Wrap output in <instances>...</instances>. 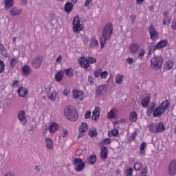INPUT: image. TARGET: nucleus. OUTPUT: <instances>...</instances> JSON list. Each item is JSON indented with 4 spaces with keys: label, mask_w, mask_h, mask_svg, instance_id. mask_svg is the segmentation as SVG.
<instances>
[{
    "label": "nucleus",
    "mask_w": 176,
    "mask_h": 176,
    "mask_svg": "<svg viewBox=\"0 0 176 176\" xmlns=\"http://www.w3.org/2000/svg\"><path fill=\"white\" fill-rule=\"evenodd\" d=\"M170 107V102L168 100H166L162 102V104L156 108V104L155 102H151V104L148 107L147 109V115L151 116L153 113V118H160L163 113L168 109Z\"/></svg>",
    "instance_id": "nucleus-1"
},
{
    "label": "nucleus",
    "mask_w": 176,
    "mask_h": 176,
    "mask_svg": "<svg viewBox=\"0 0 176 176\" xmlns=\"http://www.w3.org/2000/svg\"><path fill=\"white\" fill-rule=\"evenodd\" d=\"M112 34H113V27L112 26V23H109L104 26L102 30V37L100 38L101 49L104 47L107 41L111 39Z\"/></svg>",
    "instance_id": "nucleus-2"
},
{
    "label": "nucleus",
    "mask_w": 176,
    "mask_h": 176,
    "mask_svg": "<svg viewBox=\"0 0 176 176\" xmlns=\"http://www.w3.org/2000/svg\"><path fill=\"white\" fill-rule=\"evenodd\" d=\"M65 116L68 120L71 122H76L78 120V111L75 107L69 105L65 108Z\"/></svg>",
    "instance_id": "nucleus-3"
},
{
    "label": "nucleus",
    "mask_w": 176,
    "mask_h": 176,
    "mask_svg": "<svg viewBox=\"0 0 176 176\" xmlns=\"http://www.w3.org/2000/svg\"><path fill=\"white\" fill-rule=\"evenodd\" d=\"M78 61L82 68H89L90 64H96L97 63V58L92 56H83L78 59Z\"/></svg>",
    "instance_id": "nucleus-4"
},
{
    "label": "nucleus",
    "mask_w": 176,
    "mask_h": 176,
    "mask_svg": "<svg viewBox=\"0 0 176 176\" xmlns=\"http://www.w3.org/2000/svg\"><path fill=\"white\" fill-rule=\"evenodd\" d=\"M151 68L157 71L162 68L163 65V58L162 56H154L151 60Z\"/></svg>",
    "instance_id": "nucleus-5"
},
{
    "label": "nucleus",
    "mask_w": 176,
    "mask_h": 176,
    "mask_svg": "<svg viewBox=\"0 0 176 176\" xmlns=\"http://www.w3.org/2000/svg\"><path fill=\"white\" fill-rule=\"evenodd\" d=\"M149 131H151L154 134L156 133H162L166 130V127H164V124L162 122H160L157 124L151 123L148 124Z\"/></svg>",
    "instance_id": "nucleus-6"
},
{
    "label": "nucleus",
    "mask_w": 176,
    "mask_h": 176,
    "mask_svg": "<svg viewBox=\"0 0 176 176\" xmlns=\"http://www.w3.org/2000/svg\"><path fill=\"white\" fill-rule=\"evenodd\" d=\"M167 45H168V41L166 39L161 40L155 46H148L149 52H155L157 50V49H163V47H166Z\"/></svg>",
    "instance_id": "nucleus-7"
},
{
    "label": "nucleus",
    "mask_w": 176,
    "mask_h": 176,
    "mask_svg": "<svg viewBox=\"0 0 176 176\" xmlns=\"http://www.w3.org/2000/svg\"><path fill=\"white\" fill-rule=\"evenodd\" d=\"M148 32L150 34V39H151V41H156V39L159 38V33H157V31L155 30V26L153 25H151L148 28Z\"/></svg>",
    "instance_id": "nucleus-8"
},
{
    "label": "nucleus",
    "mask_w": 176,
    "mask_h": 176,
    "mask_svg": "<svg viewBox=\"0 0 176 176\" xmlns=\"http://www.w3.org/2000/svg\"><path fill=\"white\" fill-rule=\"evenodd\" d=\"M42 61H43V57L41 56H37L32 62V67L35 69L40 68L41 65H42Z\"/></svg>",
    "instance_id": "nucleus-9"
},
{
    "label": "nucleus",
    "mask_w": 176,
    "mask_h": 176,
    "mask_svg": "<svg viewBox=\"0 0 176 176\" xmlns=\"http://www.w3.org/2000/svg\"><path fill=\"white\" fill-rule=\"evenodd\" d=\"M168 175L175 176L176 175V161H172L168 166Z\"/></svg>",
    "instance_id": "nucleus-10"
},
{
    "label": "nucleus",
    "mask_w": 176,
    "mask_h": 176,
    "mask_svg": "<svg viewBox=\"0 0 176 176\" xmlns=\"http://www.w3.org/2000/svg\"><path fill=\"white\" fill-rule=\"evenodd\" d=\"M18 119L20 120V123L23 126H25L27 124V118H25V111L21 110L18 113Z\"/></svg>",
    "instance_id": "nucleus-11"
},
{
    "label": "nucleus",
    "mask_w": 176,
    "mask_h": 176,
    "mask_svg": "<svg viewBox=\"0 0 176 176\" xmlns=\"http://www.w3.org/2000/svg\"><path fill=\"white\" fill-rule=\"evenodd\" d=\"M100 109L99 107H96L94 111L92 112L91 119L92 120H98L100 119Z\"/></svg>",
    "instance_id": "nucleus-12"
},
{
    "label": "nucleus",
    "mask_w": 176,
    "mask_h": 176,
    "mask_svg": "<svg viewBox=\"0 0 176 176\" xmlns=\"http://www.w3.org/2000/svg\"><path fill=\"white\" fill-rule=\"evenodd\" d=\"M100 157L104 160H107V159H108V148H107L105 146H102L101 147Z\"/></svg>",
    "instance_id": "nucleus-13"
},
{
    "label": "nucleus",
    "mask_w": 176,
    "mask_h": 176,
    "mask_svg": "<svg viewBox=\"0 0 176 176\" xmlns=\"http://www.w3.org/2000/svg\"><path fill=\"white\" fill-rule=\"evenodd\" d=\"M18 94L20 97H28V89L21 87L18 89Z\"/></svg>",
    "instance_id": "nucleus-14"
},
{
    "label": "nucleus",
    "mask_w": 176,
    "mask_h": 176,
    "mask_svg": "<svg viewBox=\"0 0 176 176\" xmlns=\"http://www.w3.org/2000/svg\"><path fill=\"white\" fill-rule=\"evenodd\" d=\"M48 130L51 133H56V131L58 130V124L56 122L51 123L48 126Z\"/></svg>",
    "instance_id": "nucleus-15"
},
{
    "label": "nucleus",
    "mask_w": 176,
    "mask_h": 176,
    "mask_svg": "<svg viewBox=\"0 0 176 176\" xmlns=\"http://www.w3.org/2000/svg\"><path fill=\"white\" fill-rule=\"evenodd\" d=\"M140 45H138V43H133L130 46V50L132 54H135L136 53H138Z\"/></svg>",
    "instance_id": "nucleus-16"
},
{
    "label": "nucleus",
    "mask_w": 176,
    "mask_h": 176,
    "mask_svg": "<svg viewBox=\"0 0 176 176\" xmlns=\"http://www.w3.org/2000/svg\"><path fill=\"white\" fill-rule=\"evenodd\" d=\"M74 9V3L71 2H67L65 5V12L66 13H71Z\"/></svg>",
    "instance_id": "nucleus-17"
},
{
    "label": "nucleus",
    "mask_w": 176,
    "mask_h": 176,
    "mask_svg": "<svg viewBox=\"0 0 176 176\" xmlns=\"http://www.w3.org/2000/svg\"><path fill=\"white\" fill-rule=\"evenodd\" d=\"M83 30V25L78 23L76 25H73V31L75 34H79L80 31Z\"/></svg>",
    "instance_id": "nucleus-18"
},
{
    "label": "nucleus",
    "mask_w": 176,
    "mask_h": 176,
    "mask_svg": "<svg viewBox=\"0 0 176 176\" xmlns=\"http://www.w3.org/2000/svg\"><path fill=\"white\" fill-rule=\"evenodd\" d=\"M21 12H23L22 10H20L16 7L12 8L10 11V14L12 16H19V14H20V13H21Z\"/></svg>",
    "instance_id": "nucleus-19"
},
{
    "label": "nucleus",
    "mask_w": 176,
    "mask_h": 176,
    "mask_svg": "<svg viewBox=\"0 0 176 176\" xmlns=\"http://www.w3.org/2000/svg\"><path fill=\"white\" fill-rule=\"evenodd\" d=\"M73 97L74 98H79L80 101L83 100L82 92L78 91L76 89L73 91Z\"/></svg>",
    "instance_id": "nucleus-20"
},
{
    "label": "nucleus",
    "mask_w": 176,
    "mask_h": 176,
    "mask_svg": "<svg viewBox=\"0 0 176 176\" xmlns=\"http://www.w3.org/2000/svg\"><path fill=\"white\" fill-rule=\"evenodd\" d=\"M85 162L89 164H91V165L95 164L96 162H97V156L91 155Z\"/></svg>",
    "instance_id": "nucleus-21"
},
{
    "label": "nucleus",
    "mask_w": 176,
    "mask_h": 176,
    "mask_svg": "<svg viewBox=\"0 0 176 176\" xmlns=\"http://www.w3.org/2000/svg\"><path fill=\"white\" fill-rule=\"evenodd\" d=\"M46 146L47 149H53L54 148V144H53V140L51 138H46Z\"/></svg>",
    "instance_id": "nucleus-22"
},
{
    "label": "nucleus",
    "mask_w": 176,
    "mask_h": 176,
    "mask_svg": "<svg viewBox=\"0 0 176 176\" xmlns=\"http://www.w3.org/2000/svg\"><path fill=\"white\" fill-rule=\"evenodd\" d=\"M86 167V162H82L75 167V170L77 172L83 171Z\"/></svg>",
    "instance_id": "nucleus-23"
},
{
    "label": "nucleus",
    "mask_w": 176,
    "mask_h": 176,
    "mask_svg": "<svg viewBox=\"0 0 176 176\" xmlns=\"http://www.w3.org/2000/svg\"><path fill=\"white\" fill-rule=\"evenodd\" d=\"M150 100H151V98H149V96H146V98L142 100L141 104L144 108H146V107L149 105Z\"/></svg>",
    "instance_id": "nucleus-24"
},
{
    "label": "nucleus",
    "mask_w": 176,
    "mask_h": 176,
    "mask_svg": "<svg viewBox=\"0 0 176 176\" xmlns=\"http://www.w3.org/2000/svg\"><path fill=\"white\" fill-rule=\"evenodd\" d=\"M64 73L63 72H58L55 74V80L56 82H61L63 80V76Z\"/></svg>",
    "instance_id": "nucleus-25"
},
{
    "label": "nucleus",
    "mask_w": 176,
    "mask_h": 176,
    "mask_svg": "<svg viewBox=\"0 0 176 176\" xmlns=\"http://www.w3.org/2000/svg\"><path fill=\"white\" fill-rule=\"evenodd\" d=\"M14 3V0H5V8L6 9H10V8H12L13 6Z\"/></svg>",
    "instance_id": "nucleus-26"
},
{
    "label": "nucleus",
    "mask_w": 176,
    "mask_h": 176,
    "mask_svg": "<svg viewBox=\"0 0 176 176\" xmlns=\"http://www.w3.org/2000/svg\"><path fill=\"white\" fill-rule=\"evenodd\" d=\"M78 130L80 133H85L87 131V124L82 122V124L79 126Z\"/></svg>",
    "instance_id": "nucleus-27"
},
{
    "label": "nucleus",
    "mask_w": 176,
    "mask_h": 176,
    "mask_svg": "<svg viewBox=\"0 0 176 176\" xmlns=\"http://www.w3.org/2000/svg\"><path fill=\"white\" fill-rule=\"evenodd\" d=\"M0 52L1 54L3 56V57H8V51L6 49H5V46H3V44H0Z\"/></svg>",
    "instance_id": "nucleus-28"
},
{
    "label": "nucleus",
    "mask_w": 176,
    "mask_h": 176,
    "mask_svg": "<svg viewBox=\"0 0 176 176\" xmlns=\"http://www.w3.org/2000/svg\"><path fill=\"white\" fill-rule=\"evenodd\" d=\"M123 76L122 75H117L115 78V82L116 83V85H122V83H123Z\"/></svg>",
    "instance_id": "nucleus-29"
},
{
    "label": "nucleus",
    "mask_w": 176,
    "mask_h": 176,
    "mask_svg": "<svg viewBox=\"0 0 176 176\" xmlns=\"http://www.w3.org/2000/svg\"><path fill=\"white\" fill-rule=\"evenodd\" d=\"M129 120L131 122H137V113L132 111L129 116Z\"/></svg>",
    "instance_id": "nucleus-30"
},
{
    "label": "nucleus",
    "mask_w": 176,
    "mask_h": 176,
    "mask_svg": "<svg viewBox=\"0 0 176 176\" xmlns=\"http://www.w3.org/2000/svg\"><path fill=\"white\" fill-rule=\"evenodd\" d=\"M96 91L98 94H104L105 93V85H100L97 87Z\"/></svg>",
    "instance_id": "nucleus-31"
},
{
    "label": "nucleus",
    "mask_w": 176,
    "mask_h": 176,
    "mask_svg": "<svg viewBox=\"0 0 176 176\" xmlns=\"http://www.w3.org/2000/svg\"><path fill=\"white\" fill-rule=\"evenodd\" d=\"M145 148H146V143H142L140 146V155H141V156H142L144 153H145Z\"/></svg>",
    "instance_id": "nucleus-32"
},
{
    "label": "nucleus",
    "mask_w": 176,
    "mask_h": 176,
    "mask_svg": "<svg viewBox=\"0 0 176 176\" xmlns=\"http://www.w3.org/2000/svg\"><path fill=\"white\" fill-rule=\"evenodd\" d=\"M22 72L24 74V75H30V66L25 65L22 67Z\"/></svg>",
    "instance_id": "nucleus-33"
},
{
    "label": "nucleus",
    "mask_w": 176,
    "mask_h": 176,
    "mask_svg": "<svg viewBox=\"0 0 176 176\" xmlns=\"http://www.w3.org/2000/svg\"><path fill=\"white\" fill-rule=\"evenodd\" d=\"M119 134V131L118 129H113L109 132L108 136L109 137H116Z\"/></svg>",
    "instance_id": "nucleus-34"
},
{
    "label": "nucleus",
    "mask_w": 176,
    "mask_h": 176,
    "mask_svg": "<svg viewBox=\"0 0 176 176\" xmlns=\"http://www.w3.org/2000/svg\"><path fill=\"white\" fill-rule=\"evenodd\" d=\"M173 67H174V63L172 61H168L165 65V69H167V71H169V69H171Z\"/></svg>",
    "instance_id": "nucleus-35"
},
{
    "label": "nucleus",
    "mask_w": 176,
    "mask_h": 176,
    "mask_svg": "<svg viewBox=\"0 0 176 176\" xmlns=\"http://www.w3.org/2000/svg\"><path fill=\"white\" fill-rule=\"evenodd\" d=\"M98 45V41L96 38H91V43L89 45L90 47H96Z\"/></svg>",
    "instance_id": "nucleus-36"
},
{
    "label": "nucleus",
    "mask_w": 176,
    "mask_h": 176,
    "mask_svg": "<svg viewBox=\"0 0 176 176\" xmlns=\"http://www.w3.org/2000/svg\"><path fill=\"white\" fill-rule=\"evenodd\" d=\"M171 23V17L165 16L163 20V24L164 25H167V24H170Z\"/></svg>",
    "instance_id": "nucleus-37"
},
{
    "label": "nucleus",
    "mask_w": 176,
    "mask_h": 176,
    "mask_svg": "<svg viewBox=\"0 0 176 176\" xmlns=\"http://www.w3.org/2000/svg\"><path fill=\"white\" fill-rule=\"evenodd\" d=\"M89 135H90L91 138H94V137H97V130L94 129V130L89 131Z\"/></svg>",
    "instance_id": "nucleus-38"
},
{
    "label": "nucleus",
    "mask_w": 176,
    "mask_h": 176,
    "mask_svg": "<svg viewBox=\"0 0 176 176\" xmlns=\"http://www.w3.org/2000/svg\"><path fill=\"white\" fill-rule=\"evenodd\" d=\"M142 168V164L141 162H137L134 165V169L136 170H140Z\"/></svg>",
    "instance_id": "nucleus-39"
},
{
    "label": "nucleus",
    "mask_w": 176,
    "mask_h": 176,
    "mask_svg": "<svg viewBox=\"0 0 176 176\" xmlns=\"http://www.w3.org/2000/svg\"><path fill=\"white\" fill-rule=\"evenodd\" d=\"M80 163H83V160L80 158H76L73 162L74 166H77L78 164H80Z\"/></svg>",
    "instance_id": "nucleus-40"
},
{
    "label": "nucleus",
    "mask_w": 176,
    "mask_h": 176,
    "mask_svg": "<svg viewBox=\"0 0 176 176\" xmlns=\"http://www.w3.org/2000/svg\"><path fill=\"white\" fill-rule=\"evenodd\" d=\"M56 97H57V92L54 91L49 96V98H50V100H51V101H56Z\"/></svg>",
    "instance_id": "nucleus-41"
},
{
    "label": "nucleus",
    "mask_w": 176,
    "mask_h": 176,
    "mask_svg": "<svg viewBox=\"0 0 176 176\" xmlns=\"http://www.w3.org/2000/svg\"><path fill=\"white\" fill-rule=\"evenodd\" d=\"M18 60H17V58H13L11 59L10 61V67H12L13 68V67H16V64H17Z\"/></svg>",
    "instance_id": "nucleus-42"
},
{
    "label": "nucleus",
    "mask_w": 176,
    "mask_h": 176,
    "mask_svg": "<svg viewBox=\"0 0 176 176\" xmlns=\"http://www.w3.org/2000/svg\"><path fill=\"white\" fill-rule=\"evenodd\" d=\"M65 72L66 74V75L69 77L73 76H74V73L72 72V69H66L65 70Z\"/></svg>",
    "instance_id": "nucleus-43"
},
{
    "label": "nucleus",
    "mask_w": 176,
    "mask_h": 176,
    "mask_svg": "<svg viewBox=\"0 0 176 176\" xmlns=\"http://www.w3.org/2000/svg\"><path fill=\"white\" fill-rule=\"evenodd\" d=\"M76 24H80V19L78 16H76L73 19V25H76Z\"/></svg>",
    "instance_id": "nucleus-44"
},
{
    "label": "nucleus",
    "mask_w": 176,
    "mask_h": 176,
    "mask_svg": "<svg viewBox=\"0 0 176 176\" xmlns=\"http://www.w3.org/2000/svg\"><path fill=\"white\" fill-rule=\"evenodd\" d=\"M5 71V63L0 59V74H2Z\"/></svg>",
    "instance_id": "nucleus-45"
},
{
    "label": "nucleus",
    "mask_w": 176,
    "mask_h": 176,
    "mask_svg": "<svg viewBox=\"0 0 176 176\" xmlns=\"http://www.w3.org/2000/svg\"><path fill=\"white\" fill-rule=\"evenodd\" d=\"M101 72H102V70L101 69H98L94 72V75L95 78H98L100 75H101Z\"/></svg>",
    "instance_id": "nucleus-46"
},
{
    "label": "nucleus",
    "mask_w": 176,
    "mask_h": 176,
    "mask_svg": "<svg viewBox=\"0 0 176 176\" xmlns=\"http://www.w3.org/2000/svg\"><path fill=\"white\" fill-rule=\"evenodd\" d=\"M108 77V72L105 71V72H101L100 73V78L101 79H107V78Z\"/></svg>",
    "instance_id": "nucleus-47"
},
{
    "label": "nucleus",
    "mask_w": 176,
    "mask_h": 176,
    "mask_svg": "<svg viewBox=\"0 0 176 176\" xmlns=\"http://www.w3.org/2000/svg\"><path fill=\"white\" fill-rule=\"evenodd\" d=\"M88 82L91 86H93L94 85V78H93V76H88Z\"/></svg>",
    "instance_id": "nucleus-48"
},
{
    "label": "nucleus",
    "mask_w": 176,
    "mask_h": 176,
    "mask_svg": "<svg viewBox=\"0 0 176 176\" xmlns=\"http://www.w3.org/2000/svg\"><path fill=\"white\" fill-rule=\"evenodd\" d=\"M83 153V150L82 148H78L76 151V156H82Z\"/></svg>",
    "instance_id": "nucleus-49"
},
{
    "label": "nucleus",
    "mask_w": 176,
    "mask_h": 176,
    "mask_svg": "<svg viewBox=\"0 0 176 176\" xmlns=\"http://www.w3.org/2000/svg\"><path fill=\"white\" fill-rule=\"evenodd\" d=\"M109 116L111 118V119H113L115 118V111L113 109H111L109 113H108Z\"/></svg>",
    "instance_id": "nucleus-50"
},
{
    "label": "nucleus",
    "mask_w": 176,
    "mask_h": 176,
    "mask_svg": "<svg viewBox=\"0 0 176 176\" xmlns=\"http://www.w3.org/2000/svg\"><path fill=\"white\" fill-rule=\"evenodd\" d=\"M102 144H111V138H107L103 140V142H102Z\"/></svg>",
    "instance_id": "nucleus-51"
},
{
    "label": "nucleus",
    "mask_w": 176,
    "mask_h": 176,
    "mask_svg": "<svg viewBox=\"0 0 176 176\" xmlns=\"http://www.w3.org/2000/svg\"><path fill=\"white\" fill-rule=\"evenodd\" d=\"M90 116H91V112L90 111H87L85 115V118L90 119Z\"/></svg>",
    "instance_id": "nucleus-52"
},
{
    "label": "nucleus",
    "mask_w": 176,
    "mask_h": 176,
    "mask_svg": "<svg viewBox=\"0 0 176 176\" xmlns=\"http://www.w3.org/2000/svg\"><path fill=\"white\" fill-rule=\"evenodd\" d=\"M144 54H145V50H144V49L140 50L139 52V57H140V58H142Z\"/></svg>",
    "instance_id": "nucleus-53"
},
{
    "label": "nucleus",
    "mask_w": 176,
    "mask_h": 176,
    "mask_svg": "<svg viewBox=\"0 0 176 176\" xmlns=\"http://www.w3.org/2000/svg\"><path fill=\"white\" fill-rule=\"evenodd\" d=\"M133 175V169L130 168L126 170V176H131Z\"/></svg>",
    "instance_id": "nucleus-54"
},
{
    "label": "nucleus",
    "mask_w": 176,
    "mask_h": 176,
    "mask_svg": "<svg viewBox=\"0 0 176 176\" xmlns=\"http://www.w3.org/2000/svg\"><path fill=\"white\" fill-rule=\"evenodd\" d=\"M126 63H128V64H133L134 63V59L133 58H126Z\"/></svg>",
    "instance_id": "nucleus-55"
},
{
    "label": "nucleus",
    "mask_w": 176,
    "mask_h": 176,
    "mask_svg": "<svg viewBox=\"0 0 176 176\" xmlns=\"http://www.w3.org/2000/svg\"><path fill=\"white\" fill-rule=\"evenodd\" d=\"M131 22L134 23L135 21V15L134 14H132L130 15Z\"/></svg>",
    "instance_id": "nucleus-56"
},
{
    "label": "nucleus",
    "mask_w": 176,
    "mask_h": 176,
    "mask_svg": "<svg viewBox=\"0 0 176 176\" xmlns=\"http://www.w3.org/2000/svg\"><path fill=\"white\" fill-rule=\"evenodd\" d=\"M67 134H68V132H67V129H64L63 132L61 133V135H62V137L65 138V137H67Z\"/></svg>",
    "instance_id": "nucleus-57"
},
{
    "label": "nucleus",
    "mask_w": 176,
    "mask_h": 176,
    "mask_svg": "<svg viewBox=\"0 0 176 176\" xmlns=\"http://www.w3.org/2000/svg\"><path fill=\"white\" fill-rule=\"evenodd\" d=\"M172 30H176V20L174 19L172 23Z\"/></svg>",
    "instance_id": "nucleus-58"
},
{
    "label": "nucleus",
    "mask_w": 176,
    "mask_h": 176,
    "mask_svg": "<svg viewBox=\"0 0 176 176\" xmlns=\"http://www.w3.org/2000/svg\"><path fill=\"white\" fill-rule=\"evenodd\" d=\"M35 170L37 173H39V171H41L42 170V166L38 165L35 166Z\"/></svg>",
    "instance_id": "nucleus-59"
},
{
    "label": "nucleus",
    "mask_w": 176,
    "mask_h": 176,
    "mask_svg": "<svg viewBox=\"0 0 176 176\" xmlns=\"http://www.w3.org/2000/svg\"><path fill=\"white\" fill-rule=\"evenodd\" d=\"M61 61H63V57L61 56H59L56 58V63H58L59 64H61Z\"/></svg>",
    "instance_id": "nucleus-60"
},
{
    "label": "nucleus",
    "mask_w": 176,
    "mask_h": 176,
    "mask_svg": "<svg viewBox=\"0 0 176 176\" xmlns=\"http://www.w3.org/2000/svg\"><path fill=\"white\" fill-rule=\"evenodd\" d=\"M46 133H47V126L45 125V128L43 129V135H46Z\"/></svg>",
    "instance_id": "nucleus-61"
},
{
    "label": "nucleus",
    "mask_w": 176,
    "mask_h": 176,
    "mask_svg": "<svg viewBox=\"0 0 176 176\" xmlns=\"http://www.w3.org/2000/svg\"><path fill=\"white\" fill-rule=\"evenodd\" d=\"M136 135H137V132H133V134L130 136L131 140H135Z\"/></svg>",
    "instance_id": "nucleus-62"
},
{
    "label": "nucleus",
    "mask_w": 176,
    "mask_h": 176,
    "mask_svg": "<svg viewBox=\"0 0 176 176\" xmlns=\"http://www.w3.org/2000/svg\"><path fill=\"white\" fill-rule=\"evenodd\" d=\"M28 3V0H21V4L23 6H25Z\"/></svg>",
    "instance_id": "nucleus-63"
},
{
    "label": "nucleus",
    "mask_w": 176,
    "mask_h": 176,
    "mask_svg": "<svg viewBox=\"0 0 176 176\" xmlns=\"http://www.w3.org/2000/svg\"><path fill=\"white\" fill-rule=\"evenodd\" d=\"M28 130L29 131H34V126L29 124V126H28Z\"/></svg>",
    "instance_id": "nucleus-64"
}]
</instances>
